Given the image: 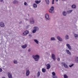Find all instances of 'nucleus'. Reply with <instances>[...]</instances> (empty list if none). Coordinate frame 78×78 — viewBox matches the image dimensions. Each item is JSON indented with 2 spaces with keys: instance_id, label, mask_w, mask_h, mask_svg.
<instances>
[{
  "instance_id": "obj_31",
  "label": "nucleus",
  "mask_w": 78,
  "mask_h": 78,
  "mask_svg": "<svg viewBox=\"0 0 78 78\" xmlns=\"http://www.w3.org/2000/svg\"><path fill=\"white\" fill-rule=\"evenodd\" d=\"M51 41H55V38L53 37H52L51 38Z\"/></svg>"
},
{
  "instance_id": "obj_29",
  "label": "nucleus",
  "mask_w": 78,
  "mask_h": 78,
  "mask_svg": "<svg viewBox=\"0 0 78 78\" xmlns=\"http://www.w3.org/2000/svg\"><path fill=\"white\" fill-rule=\"evenodd\" d=\"M14 64H17V60H14Z\"/></svg>"
},
{
  "instance_id": "obj_39",
  "label": "nucleus",
  "mask_w": 78,
  "mask_h": 78,
  "mask_svg": "<svg viewBox=\"0 0 78 78\" xmlns=\"http://www.w3.org/2000/svg\"><path fill=\"white\" fill-rule=\"evenodd\" d=\"M32 36V35H31V34H30L29 35V37H31Z\"/></svg>"
},
{
  "instance_id": "obj_19",
  "label": "nucleus",
  "mask_w": 78,
  "mask_h": 78,
  "mask_svg": "<svg viewBox=\"0 0 78 78\" xmlns=\"http://www.w3.org/2000/svg\"><path fill=\"white\" fill-rule=\"evenodd\" d=\"M75 38L76 39L78 38V34H75L74 35Z\"/></svg>"
},
{
  "instance_id": "obj_4",
  "label": "nucleus",
  "mask_w": 78,
  "mask_h": 78,
  "mask_svg": "<svg viewBox=\"0 0 78 78\" xmlns=\"http://www.w3.org/2000/svg\"><path fill=\"white\" fill-rule=\"evenodd\" d=\"M45 19H46V20H50V19L48 18V17H49V15H48V14H46L45 15Z\"/></svg>"
},
{
  "instance_id": "obj_47",
  "label": "nucleus",
  "mask_w": 78,
  "mask_h": 78,
  "mask_svg": "<svg viewBox=\"0 0 78 78\" xmlns=\"http://www.w3.org/2000/svg\"><path fill=\"white\" fill-rule=\"evenodd\" d=\"M62 0V1H64V0Z\"/></svg>"
},
{
  "instance_id": "obj_30",
  "label": "nucleus",
  "mask_w": 78,
  "mask_h": 78,
  "mask_svg": "<svg viewBox=\"0 0 78 78\" xmlns=\"http://www.w3.org/2000/svg\"><path fill=\"white\" fill-rule=\"evenodd\" d=\"M65 38L66 39H69V36L67 35H66L65 36Z\"/></svg>"
},
{
  "instance_id": "obj_23",
  "label": "nucleus",
  "mask_w": 78,
  "mask_h": 78,
  "mask_svg": "<svg viewBox=\"0 0 78 78\" xmlns=\"http://www.w3.org/2000/svg\"><path fill=\"white\" fill-rule=\"evenodd\" d=\"M34 42H35L36 43V44H38L39 43V42L37 40L34 39Z\"/></svg>"
},
{
  "instance_id": "obj_14",
  "label": "nucleus",
  "mask_w": 78,
  "mask_h": 78,
  "mask_svg": "<svg viewBox=\"0 0 78 78\" xmlns=\"http://www.w3.org/2000/svg\"><path fill=\"white\" fill-rule=\"evenodd\" d=\"M57 38L58 40V41H62V38H61L60 37L58 36L57 37Z\"/></svg>"
},
{
  "instance_id": "obj_36",
  "label": "nucleus",
  "mask_w": 78,
  "mask_h": 78,
  "mask_svg": "<svg viewBox=\"0 0 78 78\" xmlns=\"http://www.w3.org/2000/svg\"><path fill=\"white\" fill-rule=\"evenodd\" d=\"M3 72V70L2 68H0V72Z\"/></svg>"
},
{
  "instance_id": "obj_34",
  "label": "nucleus",
  "mask_w": 78,
  "mask_h": 78,
  "mask_svg": "<svg viewBox=\"0 0 78 78\" xmlns=\"http://www.w3.org/2000/svg\"><path fill=\"white\" fill-rule=\"evenodd\" d=\"M24 5L25 6H27V3L26 2H25L24 3Z\"/></svg>"
},
{
  "instance_id": "obj_24",
  "label": "nucleus",
  "mask_w": 78,
  "mask_h": 78,
  "mask_svg": "<svg viewBox=\"0 0 78 78\" xmlns=\"http://www.w3.org/2000/svg\"><path fill=\"white\" fill-rule=\"evenodd\" d=\"M40 72L38 71L37 73V77H39V76H40Z\"/></svg>"
},
{
  "instance_id": "obj_5",
  "label": "nucleus",
  "mask_w": 78,
  "mask_h": 78,
  "mask_svg": "<svg viewBox=\"0 0 78 78\" xmlns=\"http://www.w3.org/2000/svg\"><path fill=\"white\" fill-rule=\"evenodd\" d=\"M61 64H62V65H63L64 67H65L66 68H68V67H69L66 64V63H65V62H62L61 63Z\"/></svg>"
},
{
  "instance_id": "obj_37",
  "label": "nucleus",
  "mask_w": 78,
  "mask_h": 78,
  "mask_svg": "<svg viewBox=\"0 0 78 78\" xmlns=\"http://www.w3.org/2000/svg\"><path fill=\"white\" fill-rule=\"evenodd\" d=\"M57 60H58V61H60V58H58Z\"/></svg>"
},
{
  "instance_id": "obj_38",
  "label": "nucleus",
  "mask_w": 78,
  "mask_h": 78,
  "mask_svg": "<svg viewBox=\"0 0 78 78\" xmlns=\"http://www.w3.org/2000/svg\"><path fill=\"white\" fill-rule=\"evenodd\" d=\"M74 64H72L71 65L69 66L70 67H72L73 66Z\"/></svg>"
},
{
  "instance_id": "obj_35",
  "label": "nucleus",
  "mask_w": 78,
  "mask_h": 78,
  "mask_svg": "<svg viewBox=\"0 0 78 78\" xmlns=\"http://www.w3.org/2000/svg\"><path fill=\"white\" fill-rule=\"evenodd\" d=\"M53 78H57V76H53Z\"/></svg>"
},
{
  "instance_id": "obj_8",
  "label": "nucleus",
  "mask_w": 78,
  "mask_h": 78,
  "mask_svg": "<svg viewBox=\"0 0 78 78\" xmlns=\"http://www.w3.org/2000/svg\"><path fill=\"white\" fill-rule=\"evenodd\" d=\"M30 22L32 24L34 23V19L33 18H31L30 20Z\"/></svg>"
},
{
  "instance_id": "obj_1",
  "label": "nucleus",
  "mask_w": 78,
  "mask_h": 78,
  "mask_svg": "<svg viewBox=\"0 0 78 78\" xmlns=\"http://www.w3.org/2000/svg\"><path fill=\"white\" fill-rule=\"evenodd\" d=\"M33 57L35 61H37L39 59V56L37 55H36L35 56L33 55Z\"/></svg>"
},
{
  "instance_id": "obj_45",
  "label": "nucleus",
  "mask_w": 78,
  "mask_h": 78,
  "mask_svg": "<svg viewBox=\"0 0 78 78\" xmlns=\"http://www.w3.org/2000/svg\"><path fill=\"white\" fill-rule=\"evenodd\" d=\"M2 78H5V77H2Z\"/></svg>"
},
{
  "instance_id": "obj_44",
  "label": "nucleus",
  "mask_w": 78,
  "mask_h": 78,
  "mask_svg": "<svg viewBox=\"0 0 78 78\" xmlns=\"http://www.w3.org/2000/svg\"><path fill=\"white\" fill-rule=\"evenodd\" d=\"M55 1H56V2H58V0H55Z\"/></svg>"
},
{
  "instance_id": "obj_22",
  "label": "nucleus",
  "mask_w": 78,
  "mask_h": 78,
  "mask_svg": "<svg viewBox=\"0 0 78 78\" xmlns=\"http://www.w3.org/2000/svg\"><path fill=\"white\" fill-rule=\"evenodd\" d=\"M33 6L34 8H36L37 6V4L35 3H34L33 4Z\"/></svg>"
},
{
  "instance_id": "obj_17",
  "label": "nucleus",
  "mask_w": 78,
  "mask_h": 78,
  "mask_svg": "<svg viewBox=\"0 0 78 78\" xmlns=\"http://www.w3.org/2000/svg\"><path fill=\"white\" fill-rule=\"evenodd\" d=\"M41 1H35V2L37 4H39L41 3Z\"/></svg>"
},
{
  "instance_id": "obj_46",
  "label": "nucleus",
  "mask_w": 78,
  "mask_h": 78,
  "mask_svg": "<svg viewBox=\"0 0 78 78\" xmlns=\"http://www.w3.org/2000/svg\"><path fill=\"white\" fill-rule=\"evenodd\" d=\"M52 1H55V0H52Z\"/></svg>"
},
{
  "instance_id": "obj_11",
  "label": "nucleus",
  "mask_w": 78,
  "mask_h": 78,
  "mask_svg": "<svg viewBox=\"0 0 78 78\" xmlns=\"http://www.w3.org/2000/svg\"><path fill=\"white\" fill-rule=\"evenodd\" d=\"M8 75L9 78H12V75L11 73H8Z\"/></svg>"
},
{
  "instance_id": "obj_3",
  "label": "nucleus",
  "mask_w": 78,
  "mask_h": 78,
  "mask_svg": "<svg viewBox=\"0 0 78 78\" xmlns=\"http://www.w3.org/2000/svg\"><path fill=\"white\" fill-rule=\"evenodd\" d=\"M28 33H29V31L28 30H26L23 33V36H27Z\"/></svg>"
},
{
  "instance_id": "obj_2",
  "label": "nucleus",
  "mask_w": 78,
  "mask_h": 78,
  "mask_svg": "<svg viewBox=\"0 0 78 78\" xmlns=\"http://www.w3.org/2000/svg\"><path fill=\"white\" fill-rule=\"evenodd\" d=\"M54 7L52 6L51 7L50 9L49 10V12L50 13H54Z\"/></svg>"
},
{
  "instance_id": "obj_13",
  "label": "nucleus",
  "mask_w": 78,
  "mask_h": 78,
  "mask_svg": "<svg viewBox=\"0 0 78 78\" xmlns=\"http://www.w3.org/2000/svg\"><path fill=\"white\" fill-rule=\"evenodd\" d=\"M30 74V71L29 70H27L26 71V75L27 76H28V75H29Z\"/></svg>"
},
{
  "instance_id": "obj_43",
  "label": "nucleus",
  "mask_w": 78,
  "mask_h": 78,
  "mask_svg": "<svg viewBox=\"0 0 78 78\" xmlns=\"http://www.w3.org/2000/svg\"><path fill=\"white\" fill-rule=\"evenodd\" d=\"M21 23H22V21H21V22H20V23H19L20 24Z\"/></svg>"
},
{
  "instance_id": "obj_41",
  "label": "nucleus",
  "mask_w": 78,
  "mask_h": 78,
  "mask_svg": "<svg viewBox=\"0 0 78 78\" xmlns=\"http://www.w3.org/2000/svg\"><path fill=\"white\" fill-rule=\"evenodd\" d=\"M0 2H3V0H0Z\"/></svg>"
},
{
  "instance_id": "obj_6",
  "label": "nucleus",
  "mask_w": 78,
  "mask_h": 78,
  "mask_svg": "<svg viewBox=\"0 0 78 78\" xmlns=\"http://www.w3.org/2000/svg\"><path fill=\"white\" fill-rule=\"evenodd\" d=\"M51 56H52V58L53 59L54 61H55L56 60V57H55V54H52Z\"/></svg>"
},
{
  "instance_id": "obj_12",
  "label": "nucleus",
  "mask_w": 78,
  "mask_h": 78,
  "mask_svg": "<svg viewBox=\"0 0 78 78\" xmlns=\"http://www.w3.org/2000/svg\"><path fill=\"white\" fill-rule=\"evenodd\" d=\"M66 46L67 47L69 50H71V46H70V44H67Z\"/></svg>"
},
{
  "instance_id": "obj_21",
  "label": "nucleus",
  "mask_w": 78,
  "mask_h": 78,
  "mask_svg": "<svg viewBox=\"0 0 78 78\" xmlns=\"http://www.w3.org/2000/svg\"><path fill=\"white\" fill-rule=\"evenodd\" d=\"M42 71L43 73H45L46 72V69L44 68H42Z\"/></svg>"
},
{
  "instance_id": "obj_28",
  "label": "nucleus",
  "mask_w": 78,
  "mask_h": 78,
  "mask_svg": "<svg viewBox=\"0 0 78 78\" xmlns=\"http://www.w3.org/2000/svg\"><path fill=\"white\" fill-rule=\"evenodd\" d=\"M75 61L76 62H78V57H77L75 58Z\"/></svg>"
},
{
  "instance_id": "obj_33",
  "label": "nucleus",
  "mask_w": 78,
  "mask_h": 78,
  "mask_svg": "<svg viewBox=\"0 0 78 78\" xmlns=\"http://www.w3.org/2000/svg\"><path fill=\"white\" fill-rule=\"evenodd\" d=\"M64 78H68V76L66 75H64Z\"/></svg>"
},
{
  "instance_id": "obj_40",
  "label": "nucleus",
  "mask_w": 78,
  "mask_h": 78,
  "mask_svg": "<svg viewBox=\"0 0 78 78\" xmlns=\"http://www.w3.org/2000/svg\"><path fill=\"white\" fill-rule=\"evenodd\" d=\"M52 4L53 5V4H54V1H52Z\"/></svg>"
},
{
  "instance_id": "obj_9",
  "label": "nucleus",
  "mask_w": 78,
  "mask_h": 78,
  "mask_svg": "<svg viewBox=\"0 0 78 78\" xmlns=\"http://www.w3.org/2000/svg\"><path fill=\"white\" fill-rule=\"evenodd\" d=\"M46 68L47 69H49L51 67V66H50V64H47V65H46Z\"/></svg>"
},
{
  "instance_id": "obj_16",
  "label": "nucleus",
  "mask_w": 78,
  "mask_h": 78,
  "mask_svg": "<svg viewBox=\"0 0 78 78\" xmlns=\"http://www.w3.org/2000/svg\"><path fill=\"white\" fill-rule=\"evenodd\" d=\"M66 51L68 54H69V55H71V52L69 51V50H66Z\"/></svg>"
},
{
  "instance_id": "obj_32",
  "label": "nucleus",
  "mask_w": 78,
  "mask_h": 78,
  "mask_svg": "<svg viewBox=\"0 0 78 78\" xmlns=\"http://www.w3.org/2000/svg\"><path fill=\"white\" fill-rule=\"evenodd\" d=\"M52 75H53V76H55L56 75V73H55V72H52Z\"/></svg>"
},
{
  "instance_id": "obj_10",
  "label": "nucleus",
  "mask_w": 78,
  "mask_h": 78,
  "mask_svg": "<svg viewBox=\"0 0 78 78\" xmlns=\"http://www.w3.org/2000/svg\"><path fill=\"white\" fill-rule=\"evenodd\" d=\"M0 25L2 27H5V24L3 22H1L0 23Z\"/></svg>"
},
{
  "instance_id": "obj_26",
  "label": "nucleus",
  "mask_w": 78,
  "mask_h": 78,
  "mask_svg": "<svg viewBox=\"0 0 78 78\" xmlns=\"http://www.w3.org/2000/svg\"><path fill=\"white\" fill-rule=\"evenodd\" d=\"M73 8H76V5H73L72 6Z\"/></svg>"
},
{
  "instance_id": "obj_27",
  "label": "nucleus",
  "mask_w": 78,
  "mask_h": 78,
  "mask_svg": "<svg viewBox=\"0 0 78 78\" xmlns=\"http://www.w3.org/2000/svg\"><path fill=\"white\" fill-rule=\"evenodd\" d=\"M72 10H70L69 11H68L67 12H68L69 14L70 13H71L72 12Z\"/></svg>"
},
{
  "instance_id": "obj_15",
  "label": "nucleus",
  "mask_w": 78,
  "mask_h": 78,
  "mask_svg": "<svg viewBox=\"0 0 78 78\" xmlns=\"http://www.w3.org/2000/svg\"><path fill=\"white\" fill-rule=\"evenodd\" d=\"M21 47L23 48H25L27 47V45L25 44L24 45H23Z\"/></svg>"
},
{
  "instance_id": "obj_20",
  "label": "nucleus",
  "mask_w": 78,
  "mask_h": 78,
  "mask_svg": "<svg viewBox=\"0 0 78 78\" xmlns=\"http://www.w3.org/2000/svg\"><path fill=\"white\" fill-rule=\"evenodd\" d=\"M46 4L48 5H49V3H50V1L49 0H45Z\"/></svg>"
},
{
  "instance_id": "obj_7",
  "label": "nucleus",
  "mask_w": 78,
  "mask_h": 78,
  "mask_svg": "<svg viewBox=\"0 0 78 78\" xmlns=\"http://www.w3.org/2000/svg\"><path fill=\"white\" fill-rule=\"evenodd\" d=\"M34 30H33L32 32L34 33H36V30H37V27H34Z\"/></svg>"
},
{
  "instance_id": "obj_18",
  "label": "nucleus",
  "mask_w": 78,
  "mask_h": 78,
  "mask_svg": "<svg viewBox=\"0 0 78 78\" xmlns=\"http://www.w3.org/2000/svg\"><path fill=\"white\" fill-rule=\"evenodd\" d=\"M62 14L63 16H66L67 15V13H66V11H64L62 12Z\"/></svg>"
},
{
  "instance_id": "obj_42",
  "label": "nucleus",
  "mask_w": 78,
  "mask_h": 78,
  "mask_svg": "<svg viewBox=\"0 0 78 78\" xmlns=\"http://www.w3.org/2000/svg\"><path fill=\"white\" fill-rule=\"evenodd\" d=\"M31 51L30 49H29L28 50V51Z\"/></svg>"
},
{
  "instance_id": "obj_25",
  "label": "nucleus",
  "mask_w": 78,
  "mask_h": 78,
  "mask_svg": "<svg viewBox=\"0 0 78 78\" xmlns=\"http://www.w3.org/2000/svg\"><path fill=\"white\" fill-rule=\"evenodd\" d=\"M18 3V2L16 1H14L13 2V4H15V3Z\"/></svg>"
}]
</instances>
